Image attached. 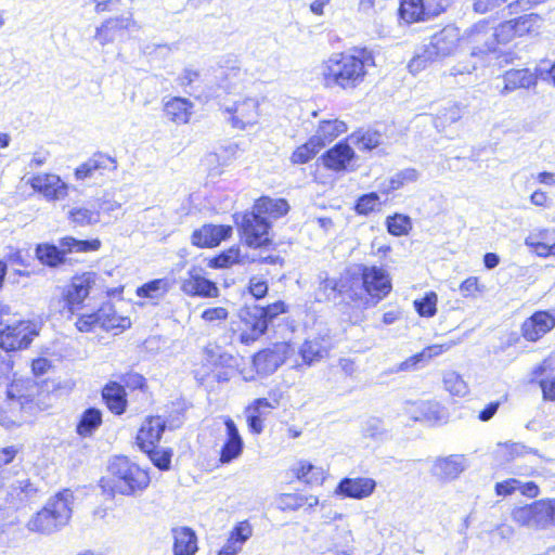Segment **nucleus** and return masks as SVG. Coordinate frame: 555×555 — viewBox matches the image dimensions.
I'll use <instances>...</instances> for the list:
<instances>
[{"instance_id":"nucleus-1","label":"nucleus","mask_w":555,"mask_h":555,"mask_svg":"<svg viewBox=\"0 0 555 555\" xmlns=\"http://www.w3.org/2000/svg\"><path fill=\"white\" fill-rule=\"evenodd\" d=\"M332 289L349 304L366 309L375 307L391 293L392 282L382 267L358 264L345 269L333 281Z\"/></svg>"},{"instance_id":"nucleus-2","label":"nucleus","mask_w":555,"mask_h":555,"mask_svg":"<svg viewBox=\"0 0 555 555\" xmlns=\"http://www.w3.org/2000/svg\"><path fill=\"white\" fill-rule=\"evenodd\" d=\"M517 490L524 498L533 501L512 508L511 518L514 524L535 531L555 528V498L537 499L541 494V489L535 481L522 482L511 477L494 485V493L500 498L511 496Z\"/></svg>"},{"instance_id":"nucleus-3","label":"nucleus","mask_w":555,"mask_h":555,"mask_svg":"<svg viewBox=\"0 0 555 555\" xmlns=\"http://www.w3.org/2000/svg\"><path fill=\"white\" fill-rule=\"evenodd\" d=\"M375 65L373 53L363 47H352L333 54L322 64L321 78L325 88L356 90L364 83Z\"/></svg>"},{"instance_id":"nucleus-4","label":"nucleus","mask_w":555,"mask_h":555,"mask_svg":"<svg viewBox=\"0 0 555 555\" xmlns=\"http://www.w3.org/2000/svg\"><path fill=\"white\" fill-rule=\"evenodd\" d=\"M287 312L288 306L283 300L267 305H243L230 322V338L242 346H251L267 334L270 324L279 315Z\"/></svg>"},{"instance_id":"nucleus-5","label":"nucleus","mask_w":555,"mask_h":555,"mask_svg":"<svg viewBox=\"0 0 555 555\" xmlns=\"http://www.w3.org/2000/svg\"><path fill=\"white\" fill-rule=\"evenodd\" d=\"M41 393L37 384L29 379L12 380L0 402V424L7 428L23 425L35 412L47 406Z\"/></svg>"},{"instance_id":"nucleus-6","label":"nucleus","mask_w":555,"mask_h":555,"mask_svg":"<svg viewBox=\"0 0 555 555\" xmlns=\"http://www.w3.org/2000/svg\"><path fill=\"white\" fill-rule=\"evenodd\" d=\"M107 485L113 494L138 496L152 482L151 469L127 455H115L107 465Z\"/></svg>"},{"instance_id":"nucleus-7","label":"nucleus","mask_w":555,"mask_h":555,"mask_svg":"<svg viewBox=\"0 0 555 555\" xmlns=\"http://www.w3.org/2000/svg\"><path fill=\"white\" fill-rule=\"evenodd\" d=\"M166 428L167 423L162 415L151 414L143 418L134 436L135 447L160 472L171 468L173 456L172 448L160 447Z\"/></svg>"},{"instance_id":"nucleus-8","label":"nucleus","mask_w":555,"mask_h":555,"mask_svg":"<svg viewBox=\"0 0 555 555\" xmlns=\"http://www.w3.org/2000/svg\"><path fill=\"white\" fill-rule=\"evenodd\" d=\"M147 378L129 369L125 373L117 375L116 379H108L101 388V400L106 410L114 416H121L129 406L128 391L149 392Z\"/></svg>"},{"instance_id":"nucleus-9","label":"nucleus","mask_w":555,"mask_h":555,"mask_svg":"<svg viewBox=\"0 0 555 555\" xmlns=\"http://www.w3.org/2000/svg\"><path fill=\"white\" fill-rule=\"evenodd\" d=\"M73 493L63 489L53 495L27 522V528L40 534H50L64 527L72 516Z\"/></svg>"},{"instance_id":"nucleus-10","label":"nucleus","mask_w":555,"mask_h":555,"mask_svg":"<svg viewBox=\"0 0 555 555\" xmlns=\"http://www.w3.org/2000/svg\"><path fill=\"white\" fill-rule=\"evenodd\" d=\"M98 281V273L94 271H81L75 273L63 287L60 295L61 311L73 317L86 307Z\"/></svg>"},{"instance_id":"nucleus-11","label":"nucleus","mask_w":555,"mask_h":555,"mask_svg":"<svg viewBox=\"0 0 555 555\" xmlns=\"http://www.w3.org/2000/svg\"><path fill=\"white\" fill-rule=\"evenodd\" d=\"M140 29L131 8L120 15L109 16L95 28L93 39L101 46H116L128 41L131 34Z\"/></svg>"},{"instance_id":"nucleus-12","label":"nucleus","mask_w":555,"mask_h":555,"mask_svg":"<svg viewBox=\"0 0 555 555\" xmlns=\"http://www.w3.org/2000/svg\"><path fill=\"white\" fill-rule=\"evenodd\" d=\"M0 349L12 353L29 348L40 333L38 322L30 319H21L12 324H4L0 311Z\"/></svg>"},{"instance_id":"nucleus-13","label":"nucleus","mask_w":555,"mask_h":555,"mask_svg":"<svg viewBox=\"0 0 555 555\" xmlns=\"http://www.w3.org/2000/svg\"><path fill=\"white\" fill-rule=\"evenodd\" d=\"M451 3V0H399L397 18L405 26L425 23L444 14Z\"/></svg>"},{"instance_id":"nucleus-14","label":"nucleus","mask_w":555,"mask_h":555,"mask_svg":"<svg viewBox=\"0 0 555 555\" xmlns=\"http://www.w3.org/2000/svg\"><path fill=\"white\" fill-rule=\"evenodd\" d=\"M542 22L543 17L538 13L522 14L503 21L494 28L493 39L496 44L504 46L516 38L538 36Z\"/></svg>"},{"instance_id":"nucleus-15","label":"nucleus","mask_w":555,"mask_h":555,"mask_svg":"<svg viewBox=\"0 0 555 555\" xmlns=\"http://www.w3.org/2000/svg\"><path fill=\"white\" fill-rule=\"evenodd\" d=\"M271 223L267 218L259 216L254 210L242 214L237 231L244 244L254 249L267 248L273 245L270 237Z\"/></svg>"},{"instance_id":"nucleus-16","label":"nucleus","mask_w":555,"mask_h":555,"mask_svg":"<svg viewBox=\"0 0 555 555\" xmlns=\"http://www.w3.org/2000/svg\"><path fill=\"white\" fill-rule=\"evenodd\" d=\"M293 353L294 347L289 341H275L250 357L251 369L258 376H268L284 364Z\"/></svg>"},{"instance_id":"nucleus-17","label":"nucleus","mask_w":555,"mask_h":555,"mask_svg":"<svg viewBox=\"0 0 555 555\" xmlns=\"http://www.w3.org/2000/svg\"><path fill=\"white\" fill-rule=\"evenodd\" d=\"M282 399L283 392L275 388L268 392V397L257 398L245 408L246 425L251 435L258 436L263 431L267 412L279 408Z\"/></svg>"},{"instance_id":"nucleus-18","label":"nucleus","mask_w":555,"mask_h":555,"mask_svg":"<svg viewBox=\"0 0 555 555\" xmlns=\"http://www.w3.org/2000/svg\"><path fill=\"white\" fill-rule=\"evenodd\" d=\"M555 328V313L551 310H537L520 324V336L527 343H538Z\"/></svg>"},{"instance_id":"nucleus-19","label":"nucleus","mask_w":555,"mask_h":555,"mask_svg":"<svg viewBox=\"0 0 555 555\" xmlns=\"http://www.w3.org/2000/svg\"><path fill=\"white\" fill-rule=\"evenodd\" d=\"M461 39L460 28L452 24H447L430 36L429 42L425 47L438 61L453 55L459 50Z\"/></svg>"},{"instance_id":"nucleus-20","label":"nucleus","mask_w":555,"mask_h":555,"mask_svg":"<svg viewBox=\"0 0 555 555\" xmlns=\"http://www.w3.org/2000/svg\"><path fill=\"white\" fill-rule=\"evenodd\" d=\"M27 184L49 202L65 198L68 194V185L53 172H37L28 179Z\"/></svg>"},{"instance_id":"nucleus-21","label":"nucleus","mask_w":555,"mask_h":555,"mask_svg":"<svg viewBox=\"0 0 555 555\" xmlns=\"http://www.w3.org/2000/svg\"><path fill=\"white\" fill-rule=\"evenodd\" d=\"M222 422L225 427V437L219 450L218 464L227 465L243 454L244 440L237 425L230 416H224Z\"/></svg>"},{"instance_id":"nucleus-22","label":"nucleus","mask_w":555,"mask_h":555,"mask_svg":"<svg viewBox=\"0 0 555 555\" xmlns=\"http://www.w3.org/2000/svg\"><path fill=\"white\" fill-rule=\"evenodd\" d=\"M233 234L230 224L205 223L191 234V244L197 248H215Z\"/></svg>"},{"instance_id":"nucleus-23","label":"nucleus","mask_w":555,"mask_h":555,"mask_svg":"<svg viewBox=\"0 0 555 555\" xmlns=\"http://www.w3.org/2000/svg\"><path fill=\"white\" fill-rule=\"evenodd\" d=\"M320 159L326 169L344 172L351 169V164L357 159V155L349 145L348 139H344L325 151Z\"/></svg>"},{"instance_id":"nucleus-24","label":"nucleus","mask_w":555,"mask_h":555,"mask_svg":"<svg viewBox=\"0 0 555 555\" xmlns=\"http://www.w3.org/2000/svg\"><path fill=\"white\" fill-rule=\"evenodd\" d=\"M542 74H544L542 69L531 70L528 67L507 69L501 75L503 87L500 93L508 94L519 89L534 88Z\"/></svg>"},{"instance_id":"nucleus-25","label":"nucleus","mask_w":555,"mask_h":555,"mask_svg":"<svg viewBox=\"0 0 555 555\" xmlns=\"http://www.w3.org/2000/svg\"><path fill=\"white\" fill-rule=\"evenodd\" d=\"M181 292L191 298H218L220 289L217 284L199 274L195 269L188 272L180 285Z\"/></svg>"},{"instance_id":"nucleus-26","label":"nucleus","mask_w":555,"mask_h":555,"mask_svg":"<svg viewBox=\"0 0 555 555\" xmlns=\"http://www.w3.org/2000/svg\"><path fill=\"white\" fill-rule=\"evenodd\" d=\"M405 415L412 422L437 424L443 418V408L436 400H415L405 405Z\"/></svg>"},{"instance_id":"nucleus-27","label":"nucleus","mask_w":555,"mask_h":555,"mask_svg":"<svg viewBox=\"0 0 555 555\" xmlns=\"http://www.w3.org/2000/svg\"><path fill=\"white\" fill-rule=\"evenodd\" d=\"M116 159L107 154L98 152L80 164L74 171L76 180H86L95 175H103L105 171L116 169Z\"/></svg>"},{"instance_id":"nucleus-28","label":"nucleus","mask_w":555,"mask_h":555,"mask_svg":"<svg viewBox=\"0 0 555 555\" xmlns=\"http://www.w3.org/2000/svg\"><path fill=\"white\" fill-rule=\"evenodd\" d=\"M376 488V481L369 477H345L336 488V492L349 499L362 500L369 498Z\"/></svg>"},{"instance_id":"nucleus-29","label":"nucleus","mask_w":555,"mask_h":555,"mask_svg":"<svg viewBox=\"0 0 555 555\" xmlns=\"http://www.w3.org/2000/svg\"><path fill=\"white\" fill-rule=\"evenodd\" d=\"M525 244L538 257H555V229H537L526 237Z\"/></svg>"},{"instance_id":"nucleus-30","label":"nucleus","mask_w":555,"mask_h":555,"mask_svg":"<svg viewBox=\"0 0 555 555\" xmlns=\"http://www.w3.org/2000/svg\"><path fill=\"white\" fill-rule=\"evenodd\" d=\"M293 478L309 486H322L327 477V472L322 465L314 464L309 460H299L292 468Z\"/></svg>"},{"instance_id":"nucleus-31","label":"nucleus","mask_w":555,"mask_h":555,"mask_svg":"<svg viewBox=\"0 0 555 555\" xmlns=\"http://www.w3.org/2000/svg\"><path fill=\"white\" fill-rule=\"evenodd\" d=\"M163 112L175 125H186L194 113V104L186 98L172 96L164 103Z\"/></svg>"},{"instance_id":"nucleus-32","label":"nucleus","mask_w":555,"mask_h":555,"mask_svg":"<svg viewBox=\"0 0 555 555\" xmlns=\"http://www.w3.org/2000/svg\"><path fill=\"white\" fill-rule=\"evenodd\" d=\"M227 112L231 116V124L234 128L245 129L256 122L258 104L254 99H244L235 102Z\"/></svg>"},{"instance_id":"nucleus-33","label":"nucleus","mask_w":555,"mask_h":555,"mask_svg":"<svg viewBox=\"0 0 555 555\" xmlns=\"http://www.w3.org/2000/svg\"><path fill=\"white\" fill-rule=\"evenodd\" d=\"M100 314L101 330L113 335H119L132 325L130 317L118 313L113 304L100 306Z\"/></svg>"},{"instance_id":"nucleus-34","label":"nucleus","mask_w":555,"mask_h":555,"mask_svg":"<svg viewBox=\"0 0 555 555\" xmlns=\"http://www.w3.org/2000/svg\"><path fill=\"white\" fill-rule=\"evenodd\" d=\"M171 535L173 555H195L197 553L198 538L192 528L186 526L172 528Z\"/></svg>"},{"instance_id":"nucleus-35","label":"nucleus","mask_w":555,"mask_h":555,"mask_svg":"<svg viewBox=\"0 0 555 555\" xmlns=\"http://www.w3.org/2000/svg\"><path fill=\"white\" fill-rule=\"evenodd\" d=\"M253 535V526L245 519L238 521L230 531L225 544L218 551L217 555H237L243 544Z\"/></svg>"},{"instance_id":"nucleus-36","label":"nucleus","mask_w":555,"mask_h":555,"mask_svg":"<svg viewBox=\"0 0 555 555\" xmlns=\"http://www.w3.org/2000/svg\"><path fill=\"white\" fill-rule=\"evenodd\" d=\"M259 216L270 219H280L289 211L288 202L285 198H272L268 195L258 197L253 205V209Z\"/></svg>"},{"instance_id":"nucleus-37","label":"nucleus","mask_w":555,"mask_h":555,"mask_svg":"<svg viewBox=\"0 0 555 555\" xmlns=\"http://www.w3.org/2000/svg\"><path fill=\"white\" fill-rule=\"evenodd\" d=\"M39 492L38 487L29 478L17 480L8 492L7 500L10 504L15 506H23L28 504L37 496Z\"/></svg>"},{"instance_id":"nucleus-38","label":"nucleus","mask_w":555,"mask_h":555,"mask_svg":"<svg viewBox=\"0 0 555 555\" xmlns=\"http://www.w3.org/2000/svg\"><path fill=\"white\" fill-rule=\"evenodd\" d=\"M103 424V413L99 408L86 409L76 424V433L82 438L91 437Z\"/></svg>"},{"instance_id":"nucleus-39","label":"nucleus","mask_w":555,"mask_h":555,"mask_svg":"<svg viewBox=\"0 0 555 555\" xmlns=\"http://www.w3.org/2000/svg\"><path fill=\"white\" fill-rule=\"evenodd\" d=\"M319 499L314 495H304L298 492L281 493L276 498V506L282 512H294L301 507L318 505Z\"/></svg>"},{"instance_id":"nucleus-40","label":"nucleus","mask_w":555,"mask_h":555,"mask_svg":"<svg viewBox=\"0 0 555 555\" xmlns=\"http://www.w3.org/2000/svg\"><path fill=\"white\" fill-rule=\"evenodd\" d=\"M35 255L38 261L49 268H56L65 263V250L52 243H40L36 245Z\"/></svg>"},{"instance_id":"nucleus-41","label":"nucleus","mask_w":555,"mask_h":555,"mask_svg":"<svg viewBox=\"0 0 555 555\" xmlns=\"http://www.w3.org/2000/svg\"><path fill=\"white\" fill-rule=\"evenodd\" d=\"M462 472L463 466L454 455L438 457L431 467L433 475L443 481L457 478Z\"/></svg>"},{"instance_id":"nucleus-42","label":"nucleus","mask_w":555,"mask_h":555,"mask_svg":"<svg viewBox=\"0 0 555 555\" xmlns=\"http://www.w3.org/2000/svg\"><path fill=\"white\" fill-rule=\"evenodd\" d=\"M243 262L242 250L240 246L232 245L221 250L207 260V267L210 269H228Z\"/></svg>"},{"instance_id":"nucleus-43","label":"nucleus","mask_w":555,"mask_h":555,"mask_svg":"<svg viewBox=\"0 0 555 555\" xmlns=\"http://www.w3.org/2000/svg\"><path fill=\"white\" fill-rule=\"evenodd\" d=\"M347 139H351L358 150L362 152H371L382 144V133L372 128L357 129Z\"/></svg>"},{"instance_id":"nucleus-44","label":"nucleus","mask_w":555,"mask_h":555,"mask_svg":"<svg viewBox=\"0 0 555 555\" xmlns=\"http://www.w3.org/2000/svg\"><path fill=\"white\" fill-rule=\"evenodd\" d=\"M498 453L504 463H512L529 455L540 456L538 450L528 448L519 442H502L498 446Z\"/></svg>"},{"instance_id":"nucleus-45","label":"nucleus","mask_w":555,"mask_h":555,"mask_svg":"<svg viewBox=\"0 0 555 555\" xmlns=\"http://www.w3.org/2000/svg\"><path fill=\"white\" fill-rule=\"evenodd\" d=\"M171 288V282L167 278L151 280L135 289V295L143 299H160Z\"/></svg>"},{"instance_id":"nucleus-46","label":"nucleus","mask_w":555,"mask_h":555,"mask_svg":"<svg viewBox=\"0 0 555 555\" xmlns=\"http://www.w3.org/2000/svg\"><path fill=\"white\" fill-rule=\"evenodd\" d=\"M7 264L16 267L14 274L21 278H29L33 274L31 256L28 250L11 248L5 258Z\"/></svg>"},{"instance_id":"nucleus-47","label":"nucleus","mask_w":555,"mask_h":555,"mask_svg":"<svg viewBox=\"0 0 555 555\" xmlns=\"http://www.w3.org/2000/svg\"><path fill=\"white\" fill-rule=\"evenodd\" d=\"M327 353L328 348L323 345V339L320 337L305 340L299 348V354L306 365L319 362Z\"/></svg>"},{"instance_id":"nucleus-48","label":"nucleus","mask_w":555,"mask_h":555,"mask_svg":"<svg viewBox=\"0 0 555 555\" xmlns=\"http://www.w3.org/2000/svg\"><path fill=\"white\" fill-rule=\"evenodd\" d=\"M322 149V142L310 137L305 143L297 146L292 153L289 160L293 165H304L312 160Z\"/></svg>"},{"instance_id":"nucleus-49","label":"nucleus","mask_w":555,"mask_h":555,"mask_svg":"<svg viewBox=\"0 0 555 555\" xmlns=\"http://www.w3.org/2000/svg\"><path fill=\"white\" fill-rule=\"evenodd\" d=\"M346 131L347 125L345 121L339 119H324L319 122L317 135L314 137L322 142V147H324L326 143H331Z\"/></svg>"},{"instance_id":"nucleus-50","label":"nucleus","mask_w":555,"mask_h":555,"mask_svg":"<svg viewBox=\"0 0 555 555\" xmlns=\"http://www.w3.org/2000/svg\"><path fill=\"white\" fill-rule=\"evenodd\" d=\"M60 246L65 250V254L92 253L98 251L101 248L102 242L98 237L90 240H78L67 235L60 240Z\"/></svg>"},{"instance_id":"nucleus-51","label":"nucleus","mask_w":555,"mask_h":555,"mask_svg":"<svg viewBox=\"0 0 555 555\" xmlns=\"http://www.w3.org/2000/svg\"><path fill=\"white\" fill-rule=\"evenodd\" d=\"M463 117V107L457 104H449L439 109L434 116V125L439 130H444L451 125L457 122Z\"/></svg>"},{"instance_id":"nucleus-52","label":"nucleus","mask_w":555,"mask_h":555,"mask_svg":"<svg viewBox=\"0 0 555 555\" xmlns=\"http://www.w3.org/2000/svg\"><path fill=\"white\" fill-rule=\"evenodd\" d=\"M382 201L376 192H369L360 195L353 205L357 216L367 217L382 210Z\"/></svg>"},{"instance_id":"nucleus-53","label":"nucleus","mask_w":555,"mask_h":555,"mask_svg":"<svg viewBox=\"0 0 555 555\" xmlns=\"http://www.w3.org/2000/svg\"><path fill=\"white\" fill-rule=\"evenodd\" d=\"M230 317V311L223 306H208L201 312V320L208 328H219L224 325Z\"/></svg>"},{"instance_id":"nucleus-54","label":"nucleus","mask_w":555,"mask_h":555,"mask_svg":"<svg viewBox=\"0 0 555 555\" xmlns=\"http://www.w3.org/2000/svg\"><path fill=\"white\" fill-rule=\"evenodd\" d=\"M438 295L434 291L426 292L413 301V308L421 318H433L438 311Z\"/></svg>"},{"instance_id":"nucleus-55","label":"nucleus","mask_w":555,"mask_h":555,"mask_svg":"<svg viewBox=\"0 0 555 555\" xmlns=\"http://www.w3.org/2000/svg\"><path fill=\"white\" fill-rule=\"evenodd\" d=\"M385 224L388 233L392 236L406 235L412 229L410 217L403 214H393L388 216Z\"/></svg>"},{"instance_id":"nucleus-56","label":"nucleus","mask_w":555,"mask_h":555,"mask_svg":"<svg viewBox=\"0 0 555 555\" xmlns=\"http://www.w3.org/2000/svg\"><path fill=\"white\" fill-rule=\"evenodd\" d=\"M75 327L79 333H92L98 327L101 328L100 307L95 311L80 313L75 321Z\"/></svg>"},{"instance_id":"nucleus-57","label":"nucleus","mask_w":555,"mask_h":555,"mask_svg":"<svg viewBox=\"0 0 555 555\" xmlns=\"http://www.w3.org/2000/svg\"><path fill=\"white\" fill-rule=\"evenodd\" d=\"M246 293L255 300L259 301L264 299L269 293V283L266 279L253 275L248 279L246 284Z\"/></svg>"},{"instance_id":"nucleus-58","label":"nucleus","mask_w":555,"mask_h":555,"mask_svg":"<svg viewBox=\"0 0 555 555\" xmlns=\"http://www.w3.org/2000/svg\"><path fill=\"white\" fill-rule=\"evenodd\" d=\"M68 219L76 225H88L99 221V212L85 207L74 208L68 214Z\"/></svg>"},{"instance_id":"nucleus-59","label":"nucleus","mask_w":555,"mask_h":555,"mask_svg":"<svg viewBox=\"0 0 555 555\" xmlns=\"http://www.w3.org/2000/svg\"><path fill=\"white\" fill-rule=\"evenodd\" d=\"M233 359V357L227 352L220 353L217 356V358L211 362V369L208 373V375H211V377L218 382L223 383L229 380V375L227 372H218V369L227 367L229 366L228 363Z\"/></svg>"},{"instance_id":"nucleus-60","label":"nucleus","mask_w":555,"mask_h":555,"mask_svg":"<svg viewBox=\"0 0 555 555\" xmlns=\"http://www.w3.org/2000/svg\"><path fill=\"white\" fill-rule=\"evenodd\" d=\"M459 291L465 298L476 297L478 294L483 293L485 285L481 283L478 276L466 278L459 286Z\"/></svg>"},{"instance_id":"nucleus-61","label":"nucleus","mask_w":555,"mask_h":555,"mask_svg":"<svg viewBox=\"0 0 555 555\" xmlns=\"http://www.w3.org/2000/svg\"><path fill=\"white\" fill-rule=\"evenodd\" d=\"M437 61L431 53H429L428 49L424 47L423 51L418 54H415L409 62L408 68L412 74H417L425 69L428 64Z\"/></svg>"},{"instance_id":"nucleus-62","label":"nucleus","mask_w":555,"mask_h":555,"mask_svg":"<svg viewBox=\"0 0 555 555\" xmlns=\"http://www.w3.org/2000/svg\"><path fill=\"white\" fill-rule=\"evenodd\" d=\"M507 0H474L473 9L478 14H487L498 10Z\"/></svg>"},{"instance_id":"nucleus-63","label":"nucleus","mask_w":555,"mask_h":555,"mask_svg":"<svg viewBox=\"0 0 555 555\" xmlns=\"http://www.w3.org/2000/svg\"><path fill=\"white\" fill-rule=\"evenodd\" d=\"M53 367L51 360L44 357H38L31 360L30 370L34 376L40 377L47 374Z\"/></svg>"},{"instance_id":"nucleus-64","label":"nucleus","mask_w":555,"mask_h":555,"mask_svg":"<svg viewBox=\"0 0 555 555\" xmlns=\"http://www.w3.org/2000/svg\"><path fill=\"white\" fill-rule=\"evenodd\" d=\"M20 450L16 446H8L0 449V474L4 470L5 466L13 463Z\"/></svg>"}]
</instances>
